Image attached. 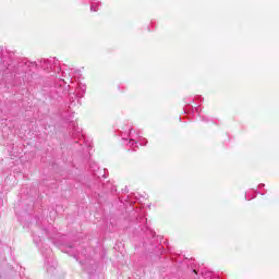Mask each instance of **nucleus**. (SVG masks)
Here are the masks:
<instances>
[{"instance_id": "f257e3e1", "label": "nucleus", "mask_w": 279, "mask_h": 279, "mask_svg": "<svg viewBox=\"0 0 279 279\" xmlns=\"http://www.w3.org/2000/svg\"><path fill=\"white\" fill-rule=\"evenodd\" d=\"M41 254L45 257V265L47 267V271H53L58 264L53 262V252L46 245L41 246Z\"/></svg>"}, {"instance_id": "f03ea898", "label": "nucleus", "mask_w": 279, "mask_h": 279, "mask_svg": "<svg viewBox=\"0 0 279 279\" xmlns=\"http://www.w3.org/2000/svg\"><path fill=\"white\" fill-rule=\"evenodd\" d=\"M101 5V2H92L90 4V11L92 12H97L99 10V7Z\"/></svg>"}, {"instance_id": "7ed1b4c3", "label": "nucleus", "mask_w": 279, "mask_h": 279, "mask_svg": "<svg viewBox=\"0 0 279 279\" xmlns=\"http://www.w3.org/2000/svg\"><path fill=\"white\" fill-rule=\"evenodd\" d=\"M202 276H203V278H211L213 272H210V271H205V272H202Z\"/></svg>"}, {"instance_id": "20e7f679", "label": "nucleus", "mask_w": 279, "mask_h": 279, "mask_svg": "<svg viewBox=\"0 0 279 279\" xmlns=\"http://www.w3.org/2000/svg\"><path fill=\"white\" fill-rule=\"evenodd\" d=\"M130 145H131V147H134V145H135V142H134V140H130Z\"/></svg>"}, {"instance_id": "39448f33", "label": "nucleus", "mask_w": 279, "mask_h": 279, "mask_svg": "<svg viewBox=\"0 0 279 279\" xmlns=\"http://www.w3.org/2000/svg\"><path fill=\"white\" fill-rule=\"evenodd\" d=\"M81 90L83 92V94L86 93V86L83 85V86L81 87Z\"/></svg>"}, {"instance_id": "423d86ee", "label": "nucleus", "mask_w": 279, "mask_h": 279, "mask_svg": "<svg viewBox=\"0 0 279 279\" xmlns=\"http://www.w3.org/2000/svg\"><path fill=\"white\" fill-rule=\"evenodd\" d=\"M150 234H151L153 239H154V236H156V232H154V231H150Z\"/></svg>"}, {"instance_id": "0eeeda50", "label": "nucleus", "mask_w": 279, "mask_h": 279, "mask_svg": "<svg viewBox=\"0 0 279 279\" xmlns=\"http://www.w3.org/2000/svg\"><path fill=\"white\" fill-rule=\"evenodd\" d=\"M263 186H265V184H263V183H262V184H259V189H260V187H263Z\"/></svg>"}]
</instances>
